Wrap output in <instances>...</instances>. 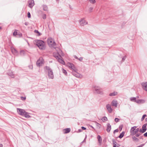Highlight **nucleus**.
Here are the masks:
<instances>
[{
    "mask_svg": "<svg viewBox=\"0 0 147 147\" xmlns=\"http://www.w3.org/2000/svg\"><path fill=\"white\" fill-rule=\"evenodd\" d=\"M35 42L36 45L40 49L44 50L45 48V43L42 40H35Z\"/></svg>",
    "mask_w": 147,
    "mask_h": 147,
    "instance_id": "nucleus-1",
    "label": "nucleus"
},
{
    "mask_svg": "<svg viewBox=\"0 0 147 147\" xmlns=\"http://www.w3.org/2000/svg\"><path fill=\"white\" fill-rule=\"evenodd\" d=\"M45 68L48 72L49 78L53 79L54 78V76L52 70L49 66H46Z\"/></svg>",
    "mask_w": 147,
    "mask_h": 147,
    "instance_id": "nucleus-2",
    "label": "nucleus"
},
{
    "mask_svg": "<svg viewBox=\"0 0 147 147\" xmlns=\"http://www.w3.org/2000/svg\"><path fill=\"white\" fill-rule=\"evenodd\" d=\"M48 44L53 47L55 48L56 44L53 39L51 38H49L47 40Z\"/></svg>",
    "mask_w": 147,
    "mask_h": 147,
    "instance_id": "nucleus-3",
    "label": "nucleus"
},
{
    "mask_svg": "<svg viewBox=\"0 0 147 147\" xmlns=\"http://www.w3.org/2000/svg\"><path fill=\"white\" fill-rule=\"evenodd\" d=\"M44 63V60L43 58L41 57H39V59L37 61L36 63V66L40 67L42 66Z\"/></svg>",
    "mask_w": 147,
    "mask_h": 147,
    "instance_id": "nucleus-4",
    "label": "nucleus"
},
{
    "mask_svg": "<svg viewBox=\"0 0 147 147\" xmlns=\"http://www.w3.org/2000/svg\"><path fill=\"white\" fill-rule=\"evenodd\" d=\"M67 66L72 71H78V69L76 68L74 65L72 63H67Z\"/></svg>",
    "mask_w": 147,
    "mask_h": 147,
    "instance_id": "nucleus-5",
    "label": "nucleus"
},
{
    "mask_svg": "<svg viewBox=\"0 0 147 147\" xmlns=\"http://www.w3.org/2000/svg\"><path fill=\"white\" fill-rule=\"evenodd\" d=\"M94 88L97 94H102V90L99 87L95 86L94 87Z\"/></svg>",
    "mask_w": 147,
    "mask_h": 147,
    "instance_id": "nucleus-6",
    "label": "nucleus"
},
{
    "mask_svg": "<svg viewBox=\"0 0 147 147\" xmlns=\"http://www.w3.org/2000/svg\"><path fill=\"white\" fill-rule=\"evenodd\" d=\"M78 71H72V74L75 77L79 78H82V76L77 72Z\"/></svg>",
    "mask_w": 147,
    "mask_h": 147,
    "instance_id": "nucleus-7",
    "label": "nucleus"
},
{
    "mask_svg": "<svg viewBox=\"0 0 147 147\" xmlns=\"http://www.w3.org/2000/svg\"><path fill=\"white\" fill-rule=\"evenodd\" d=\"M147 124L146 123L144 124L142 126V129H141L139 130V132L142 133L145 132L146 130V126Z\"/></svg>",
    "mask_w": 147,
    "mask_h": 147,
    "instance_id": "nucleus-8",
    "label": "nucleus"
},
{
    "mask_svg": "<svg viewBox=\"0 0 147 147\" xmlns=\"http://www.w3.org/2000/svg\"><path fill=\"white\" fill-rule=\"evenodd\" d=\"M79 22L81 26H83L87 24L88 22L84 20V18H82L79 20Z\"/></svg>",
    "mask_w": 147,
    "mask_h": 147,
    "instance_id": "nucleus-9",
    "label": "nucleus"
},
{
    "mask_svg": "<svg viewBox=\"0 0 147 147\" xmlns=\"http://www.w3.org/2000/svg\"><path fill=\"white\" fill-rule=\"evenodd\" d=\"M17 111L18 113L22 116H24L26 112L24 110L18 108H17Z\"/></svg>",
    "mask_w": 147,
    "mask_h": 147,
    "instance_id": "nucleus-10",
    "label": "nucleus"
},
{
    "mask_svg": "<svg viewBox=\"0 0 147 147\" xmlns=\"http://www.w3.org/2000/svg\"><path fill=\"white\" fill-rule=\"evenodd\" d=\"M143 89L147 91V82H143L141 84Z\"/></svg>",
    "mask_w": 147,
    "mask_h": 147,
    "instance_id": "nucleus-11",
    "label": "nucleus"
},
{
    "mask_svg": "<svg viewBox=\"0 0 147 147\" xmlns=\"http://www.w3.org/2000/svg\"><path fill=\"white\" fill-rule=\"evenodd\" d=\"M29 5L28 6L30 8L33 7L34 5V0H30L28 1Z\"/></svg>",
    "mask_w": 147,
    "mask_h": 147,
    "instance_id": "nucleus-12",
    "label": "nucleus"
},
{
    "mask_svg": "<svg viewBox=\"0 0 147 147\" xmlns=\"http://www.w3.org/2000/svg\"><path fill=\"white\" fill-rule=\"evenodd\" d=\"M7 74L8 75L11 76L12 78H14V75L13 74L12 71L11 70H9L8 71V72L7 73Z\"/></svg>",
    "mask_w": 147,
    "mask_h": 147,
    "instance_id": "nucleus-13",
    "label": "nucleus"
},
{
    "mask_svg": "<svg viewBox=\"0 0 147 147\" xmlns=\"http://www.w3.org/2000/svg\"><path fill=\"white\" fill-rule=\"evenodd\" d=\"M107 109L109 113H111L112 111V109L110 105L108 104L106 105Z\"/></svg>",
    "mask_w": 147,
    "mask_h": 147,
    "instance_id": "nucleus-14",
    "label": "nucleus"
},
{
    "mask_svg": "<svg viewBox=\"0 0 147 147\" xmlns=\"http://www.w3.org/2000/svg\"><path fill=\"white\" fill-rule=\"evenodd\" d=\"M107 127L106 129L107 131L108 132H109L111 129V126L110 125L109 123H107Z\"/></svg>",
    "mask_w": 147,
    "mask_h": 147,
    "instance_id": "nucleus-15",
    "label": "nucleus"
},
{
    "mask_svg": "<svg viewBox=\"0 0 147 147\" xmlns=\"http://www.w3.org/2000/svg\"><path fill=\"white\" fill-rule=\"evenodd\" d=\"M112 106L117 107V100H113L111 102Z\"/></svg>",
    "mask_w": 147,
    "mask_h": 147,
    "instance_id": "nucleus-16",
    "label": "nucleus"
},
{
    "mask_svg": "<svg viewBox=\"0 0 147 147\" xmlns=\"http://www.w3.org/2000/svg\"><path fill=\"white\" fill-rule=\"evenodd\" d=\"M97 139L99 142V145H101L102 143V139L101 136L100 135L97 136Z\"/></svg>",
    "mask_w": 147,
    "mask_h": 147,
    "instance_id": "nucleus-17",
    "label": "nucleus"
},
{
    "mask_svg": "<svg viewBox=\"0 0 147 147\" xmlns=\"http://www.w3.org/2000/svg\"><path fill=\"white\" fill-rule=\"evenodd\" d=\"M139 130H140L139 129V128H138L136 129L134 132H133L132 133H131L130 135L132 136L134 135L137 134L138 132V131H139Z\"/></svg>",
    "mask_w": 147,
    "mask_h": 147,
    "instance_id": "nucleus-18",
    "label": "nucleus"
},
{
    "mask_svg": "<svg viewBox=\"0 0 147 147\" xmlns=\"http://www.w3.org/2000/svg\"><path fill=\"white\" fill-rule=\"evenodd\" d=\"M145 102V100L143 99H138L137 100L136 102L138 104L143 103Z\"/></svg>",
    "mask_w": 147,
    "mask_h": 147,
    "instance_id": "nucleus-19",
    "label": "nucleus"
},
{
    "mask_svg": "<svg viewBox=\"0 0 147 147\" xmlns=\"http://www.w3.org/2000/svg\"><path fill=\"white\" fill-rule=\"evenodd\" d=\"M23 116L27 118H29L30 117V116L29 115V113L26 112H25V113Z\"/></svg>",
    "mask_w": 147,
    "mask_h": 147,
    "instance_id": "nucleus-20",
    "label": "nucleus"
},
{
    "mask_svg": "<svg viewBox=\"0 0 147 147\" xmlns=\"http://www.w3.org/2000/svg\"><path fill=\"white\" fill-rule=\"evenodd\" d=\"M58 61L61 63L63 65L65 64V62L61 58H59L58 60Z\"/></svg>",
    "mask_w": 147,
    "mask_h": 147,
    "instance_id": "nucleus-21",
    "label": "nucleus"
},
{
    "mask_svg": "<svg viewBox=\"0 0 147 147\" xmlns=\"http://www.w3.org/2000/svg\"><path fill=\"white\" fill-rule=\"evenodd\" d=\"M118 93L117 92H113L110 93L109 94L110 96H115L117 95Z\"/></svg>",
    "mask_w": 147,
    "mask_h": 147,
    "instance_id": "nucleus-22",
    "label": "nucleus"
},
{
    "mask_svg": "<svg viewBox=\"0 0 147 147\" xmlns=\"http://www.w3.org/2000/svg\"><path fill=\"white\" fill-rule=\"evenodd\" d=\"M136 128L137 127L136 126H134L132 127L130 130V133H132L133 132H134Z\"/></svg>",
    "mask_w": 147,
    "mask_h": 147,
    "instance_id": "nucleus-23",
    "label": "nucleus"
},
{
    "mask_svg": "<svg viewBox=\"0 0 147 147\" xmlns=\"http://www.w3.org/2000/svg\"><path fill=\"white\" fill-rule=\"evenodd\" d=\"M65 131V134H67L70 131V129L69 128H67L64 129Z\"/></svg>",
    "mask_w": 147,
    "mask_h": 147,
    "instance_id": "nucleus-24",
    "label": "nucleus"
},
{
    "mask_svg": "<svg viewBox=\"0 0 147 147\" xmlns=\"http://www.w3.org/2000/svg\"><path fill=\"white\" fill-rule=\"evenodd\" d=\"M94 122L96 123V125L97 127L99 129L101 128V125L100 124L95 121H94Z\"/></svg>",
    "mask_w": 147,
    "mask_h": 147,
    "instance_id": "nucleus-25",
    "label": "nucleus"
},
{
    "mask_svg": "<svg viewBox=\"0 0 147 147\" xmlns=\"http://www.w3.org/2000/svg\"><path fill=\"white\" fill-rule=\"evenodd\" d=\"M12 52L14 54H16L18 53L17 51L14 48L12 49Z\"/></svg>",
    "mask_w": 147,
    "mask_h": 147,
    "instance_id": "nucleus-26",
    "label": "nucleus"
},
{
    "mask_svg": "<svg viewBox=\"0 0 147 147\" xmlns=\"http://www.w3.org/2000/svg\"><path fill=\"white\" fill-rule=\"evenodd\" d=\"M74 57L76 59L79 60L80 61H82L83 60V57H80V58H78L76 55H74Z\"/></svg>",
    "mask_w": 147,
    "mask_h": 147,
    "instance_id": "nucleus-27",
    "label": "nucleus"
},
{
    "mask_svg": "<svg viewBox=\"0 0 147 147\" xmlns=\"http://www.w3.org/2000/svg\"><path fill=\"white\" fill-rule=\"evenodd\" d=\"M130 99L131 101H133L136 102L137 100H136V98L134 97H132L130 98Z\"/></svg>",
    "mask_w": 147,
    "mask_h": 147,
    "instance_id": "nucleus-28",
    "label": "nucleus"
},
{
    "mask_svg": "<svg viewBox=\"0 0 147 147\" xmlns=\"http://www.w3.org/2000/svg\"><path fill=\"white\" fill-rule=\"evenodd\" d=\"M125 134V132L124 131L122 132L120 134L118 137L119 138H121L124 136Z\"/></svg>",
    "mask_w": 147,
    "mask_h": 147,
    "instance_id": "nucleus-29",
    "label": "nucleus"
},
{
    "mask_svg": "<svg viewBox=\"0 0 147 147\" xmlns=\"http://www.w3.org/2000/svg\"><path fill=\"white\" fill-rule=\"evenodd\" d=\"M18 31L17 30H15L13 32V34L14 36H16L18 32L17 31Z\"/></svg>",
    "mask_w": 147,
    "mask_h": 147,
    "instance_id": "nucleus-30",
    "label": "nucleus"
},
{
    "mask_svg": "<svg viewBox=\"0 0 147 147\" xmlns=\"http://www.w3.org/2000/svg\"><path fill=\"white\" fill-rule=\"evenodd\" d=\"M132 138L134 141H138L139 140V139L136 138L135 136H132Z\"/></svg>",
    "mask_w": 147,
    "mask_h": 147,
    "instance_id": "nucleus-31",
    "label": "nucleus"
},
{
    "mask_svg": "<svg viewBox=\"0 0 147 147\" xmlns=\"http://www.w3.org/2000/svg\"><path fill=\"white\" fill-rule=\"evenodd\" d=\"M17 37H21L22 36V35L21 33L19 32H18L17 34Z\"/></svg>",
    "mask_w": 147,
    "mask_h": 147,
    "instance_id": "nucleus-32",
    "label": "nucleus"
},
{
    "mask_svg": "<svg viewBox=\"0 0 147 147\" xmlns=\"http://www.w3.org/2000/svg\"><path fill=\"white\" fill-rule=\"evenodd\" d=\"M43 9L45 11H47L48 10V7L46 5H45L43 6Z\"/></svg>",
    "mask_w": 147,
    "mask_h": 147,
    "instance_id": "nucleus-33",
    "label": "nucleus"
},
{
    "mask_svg": "<svg viewBox=\"0 0 147 147\" xmlns=\"http://www.w3.org/2000/svg\"><path fill=\"white\" fill-rule=\"evenodd\" d=\"M102 120L103 122H105L107 120V118L106 117H104L102 118Z\"/></svg>",
    "mask_w": 147,
    "mask_h": 147,
    "instance_id": "nucleus-34",
    "label": "nucleus"
},
{
    "mask_svg": "<svg viewBox=\"0 0 147 147\" xmlns=\"http://www.w3.org/2000/svg\"><path fill=\"white\" fill-rule=\"evenodd\" d=\"M62 72L66 76H67V73L66 71L63 68L62 69Z\"/></svg>",
    "mask_w": 147,
    "mask_h": 147,
    "instance_id": "nucleus-35",
    "label": "nucleus"
},
{
    "mask_svg": "<svg viewBox=\"0 0 147 147\" xmlns=\"http://www.w3.org/2000/svg\"><path fill=\"white\" fill-rule=\"evenodd\" d=\"M147 116V115L146 114L144 115L141 119V121H142L144 120L145 118Z\"/></svg>",
    "mask_w": 147,
    "mask_h": 147,
    "instance_id": "nucleus-36",
    "label": "nucleus"
},
{
    "mask_svg": "<svg viewBox=\"0 0 147 147\" xmlns=\"http://www.w3.org/2000/svg\"><path fill=\"white\" fill-rule=\"evenodd\" d=\"M20 54L22 55H23L24 54L25 52L23 50H21L20 52Z\"/></svg>",
    "mask_w": 147,
    "mask_h": 147,
    "instance_id": "nucleus-37",
    "label": "nucleus"
},
{
    "mask_svg": "<svg viewBox=\"0 0 147 147\" xmlns=\"http://www.w3.org/2000/svg\"><path fill=\"white\" fill-rule=\"evenodd\" d=\"M89 1L90 3L92 4H94L96 3V1L95 0H89Z\"/></svg>",
    "mask_w": 147,
    "mask_h": 147,
    "instance_id": "nucleus-38",
    "label": "nucleus"
},
{
    "mask_svg": "<svg viewBox=\"0 0 147 147\" xmlns=\"http://www.w3.org/2000/svg\"><path fill=\"white\" fill-rule=\"evenodd\" d=\"M42 17L43 19H45L46 18V16L45 14H43L42 16Z\"/></svg>",
    "mask_w": 147,
    "mask_h": 147,
    "instance_id": "nucleus-39",
    "label": "nucleus"
},
{
    "mask_svg": "<svg viewBox=\"0 0 147 147\" xmlns=\"http://www.w3.org/2000/svg\"><path fill=\"white\" fill-rule=\"evenodd\" d=\"M55 57L58 60L60 58V57L62 58L61 56L60 55H59V56H55Z\"/></svg>",
    "mask_w": 147,
    "mask_h": 147,
    "instance_id": "nucleus-40",
    "label": "nucleus"
},
{
    "mask_svg": "<svg viewBox=\"0 0 147 147\" xmlns=\"http://www.w3.org/2000/svg\"><path fill=\"white\" fill-rule=\"evenodd\" d=\"M119 119L118 118H115V122H118L119 121Z\"/></svg>",
    "mask_w": 147,
    "mask_h": 147,
    "instance_id": "nucleus-41",
    "label": "nucleus"
},
{
    "mask_svg": "<svg viewBox=\"0 0 147 147\" xmlns=\"http://www.w3.org/2000/svg\"><path fill=\"white\" fill-rule=\"evenodd\" d=\"M27 16L28 18H30L31 17V15L30 12H28L27 14Z\"/></svg>",
    "mask_w": 147,
    "mask_h": 147,
    "instance_id": "nucleus-42",
    "label": "nucleus"
},
{
    "mask_svg": "<svg viewBox=\"0 0 147 147\" xmlns=\"http://www.w3.org/2000/svg\"><path fill=\"white\" fill-rule=\"evenodd\" d=\"M123 127V125H121L119 126V129L120 130V131H121Z\"/></svg>",
    "mask_w": 147,
    "mask_h": 147,
    "instance_id": "nucleus-43",
    "label": "nucleus"
},
{
    "mask_svg": "<svg viewBox=\"0 0 147 147\" xmlns=\"http://www.w3.org/2000/svg\"><path fill=\"white\" fill-rule=\"evenodd\" d=\"M126 57V56H124L122 58V61H123L125 60Z\"/></svg>",
    "mask_w": 147,
    "mask_h": 147,
    "instance_id": "nucleus-44",
    "label": "nucleus"
},
{
    "mask_svg": "<svg viewBox=\"0 0 147 147\" xmlns=\"http://www.w3.org/2000/svg\"><path fill=\"white\" fill-rule=\"evenodd\" d=\"M34 32L38 34L39 35H40V33L38 32V30H35L34 31Z\"/></svg>",
    "mask_w": 147,
    "mask_h": 147,
    "instance_id": "nucleus-45",
    "label": "nucleus"
},
{
    "mask_svg": "<svg viewBox=\"0 0 147 147\" xmlns=\"http://www.w3.org/2000/svg\"><path fill=\"white\" fill-rule=\"evenodd\" d=\"M141 134L140 133H138V134H136V136L137 137H138V136H139L140 135H141Z\"/></svg>",
    "mask_w": 147,
    "mask_h": 147,
    "instance_id": "nucleus-46",
    "label": "nucleus"
},
{
    "mask_svg": "<svg viewBox=\"0 0 147 147\" xmlns=\"http://www.w3.org/2000/svg\"><path fill=\"white\" fill-rule=\"evenodd\" d=\"M119 130L118 129H117L114 130L113 133L114 134L115 133L117 132Z\"/></svg>",
    "mask_w": 147,
    "mask_h": 147,
    "instance_id": "nucleus-47",
    "label": "nucleus"
},
{
    "mask_svg": "<svg viewBox=\"0 0 147 147\" xmlns=\"http://www.w3.org/2000/svg\"><path fill=\"white\" fill-rule=\"evenodd\" d=\"M28 67H29V68L30 69H32L33 68V66L32 65H29L28 66Z\"/></svg>",
    "mask_w": 147,
    "mask_h": 147,
    "instance_id": "nucleus-48",
    "label": "nucleus"
},
{
    "mask_svg": "<svg viewBox=\"0 0 147 147\" xmlns=\"http://www.w3.org/2000/svg\"><path fill=\"white\" fill-rule=\"evenodd\" d=\"M81 128L82 129V130H86V127H83V126Z\"/></svg>",
    "mask_w": 147,
    "mask_h": 147,
    "instance_id": "nucleus-49",
    "label": "nucleus"
},
{
    "mask_svg": "<svg viewBox=\"0 0 147 147\" xmlns=\"http://www.w3.org/2000/svg\"><path fill=\"white\" fill-rule=\"evenodd\" d=\"M144 136L146 137H147V132L145 133L144 134Z\"/></svg>",
    "mask_w": 147,
    "mask_h": 147,
    "instance_id": "nucleus-50",
    "label": "nucleus"
},
{
    "mask_svg": "<svg viewBox=\"0 0 147 147\" xmlns=\"http://www.w3.org/2000/svg\"><path fill=\"white\" fill-rule=\"evenodd\" d=\"M26 99V97H21V99L22 100H25Z\"/></svg>",
    "mask_w": 147,
    "mask_h": 147,
    "instance_id": "nucleus-51",
    "label": "nucleus"
},
{
    "mask_svg": "<svg viewBox=\"0 0 147 147\" xmlns=\"http://www.w3.org/2000/svg\"><path fill=\"white\" fill-rule=\"evenodd\" d=\"M93 9V8L92 7H90V12H91L92 11Z\"/></svg>",
    "mask_w": 147,
    "mask_h": 147,
    "instance_id": "nucleus-52",
    "label": "nucleus"
},
{
    "mask_svg": "<svg viewBox=\"0 0 147 147\" xmlns=\"http://www.w3.org/2000/svg\"><path fill=\"white\" fill-rule=\"evenodd\" d=\"M24 24L26 26H27L28 25L29 23L28 22H26Z\"/></svg>",
    "mask_w": 147,
    "mask_h": 147,
    "instance_id": "nucleus-53",
    "label": "nucleus"
},
{
    "mask_svg": "<svg viewBox=\"0 0 147 147\" xmlns=\"http://www.w3.org/2000/svg\"><path fill=\"white\" fill-rule=\"evenodd\" d=\"M82 131V130L81 129H79L78 130V132H81Z\"/></svg>",
    "mask_w": 147,
    "mask_h": 147,
    "instance_id": "nucleus-54",
    "label": "nucleus"
},
{
    "mask_svg": "<svg viewBox=\"0 0 147 147\" xmlns=\"http://www.w3.org/2000/svg\"><path fill=\"white\" fill-rule=\"evenodd\" d=\"M113 144H114V145H115V144H117V142H115V141H113Z\"/></svg>",
    "mask_w": 147,
    "mask_h": 147,
    "instance_id": "nucleus-55",
    "label": "nucleus"
},
{
    "mask_svg": "<svg viewBox=\"0 0 147 147\" xmlns=\"http://www.w3.org/2000/svg\"><path fill=\"white\" fill-rule=\"evenodd\" d=\"M115 144V145H114L113 147H116L117 144Z\"/></svg>",
    "mask_w": 147,
    "mask_h": 147,
    "instance_id": "nucleus-56",
    "label": "nucleus"
},
{
    "mask_svg": "<svg viewBox=\"0 0 147 147\" xmlns=\"http://www.w3.org/2000/svg\"><path fill=\"white\" fill-rule=\"evenodd\" d=\"M3 145L1 144H0V147H3Z\"/></svg>",
    "mask_w": 147,
    "mask_h": 147,
    "instance_id": "nucleus-57",
    "label": "nucleus"
},
{
    "mask_svg": "<svg viewBox=\"0 0 147 147\" xmlns=\"http://www.w3.org/2000/svg\"><path fill=\"white\" fill-rule=\"evenodd\" d=\"M144 144H142L141 145H140V146H142V147L144 145Z\"/></svg>",
    "mask_w": 147,
    "mask_h": 147,
    "instance_id": "nucleus-58",
    "label": "nucleus"
},
{
    "mask_svg": "<svg viewBox=\"0 0 147 147\" xmlns=\"http://www.w3.org/2000/svg\"><path fill=\"white\" fill-rule=\"evenodd\" d=\"M86 138L84 140H83V141L82 142V143H83L86 140Z\"/></svg>",
    "mask_w": 147,
    "mask_h": 147,
    "instance_id": "nucleus-59",
    "label": "nucleus"
},
{
    "mask_svg": "<svg viewBox=\"0 0 147 147\" xmlns=\"http://www.w3.org/2000/svg\"><path fill=\"white\" fill-rule=\"evenodd\" d=\"M142 137H143V136H140V139H142L143 138Z\"/></svg>",
    "mask_w": 147,
    "mask_h": 147,
    "instance_id": "nucleus-60",
    "label": "nucleus"
},
{
    "mask_svg": "<svg viewBox=\"0 0 147 147\" xmlns=\"http://www.w3.org/2000/svg\"><path fill=\"white\" fill-rule=\"evenodd\" d=\"M91 127H92L93 129H94V127H93V126H91Z\"/></svg>",
    "mask_w": 147,
    "mask_h": 147,
    "instance_id": "nucleus-61",
    "label": "nucleus"
},
{
    "mask_svg": "<svg viewBox=\"0 0 147 147\" xmlns=\"http://www.w3.org/2000/svg\"><path fill=\"white\" fill-rule=\"evenodd\" d=\"M145 120H146V121H147V118H146L145 119Z\"/></svg>",
    "mask_w": 147,
    "mask_h": 147,
    "instance_id": "nucleus-62",
    "label": "nucleus"
},
{
    "mask_svg": "<svg viewBox=\"0 0 147 147\" xmlns=\"http://www.w3.org/2000/svg\"><path fill=\"white\" fill-rule=\"evenodd\" d=\"M137 147H142V146H138Z\"/></svg>",
    "mask_w": 147,
    "mask_h": 147,
    "instance_id": "nucleus-63",
    "label": "nucleus"
},
{
    "mask_svg": "<svg viewBox=\"0 0 147 147\" xmlns=\"http://www.w3.org/2000/svg\"><path fill=\"white\" fill-rule=\"evenodd\" d=\"M119 144H118V146H117V147H119Z\"/></svg>",
    "mask_w": 147,
    "mask_h": 147,
    "instance_id": "nucleus-64",
    "label": "nucleus"
}]
</instances>
